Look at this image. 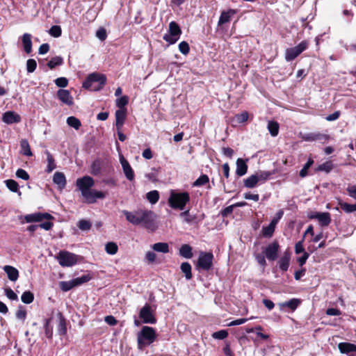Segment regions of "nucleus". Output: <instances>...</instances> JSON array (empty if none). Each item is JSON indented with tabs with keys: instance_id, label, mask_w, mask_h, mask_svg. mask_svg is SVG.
<instances>
[{
	"instance_id": "1",
	"label": "nucleus",
	"mask_w": 356,
	"mask_h": 356,
	"mask_svg": "<svg viewBox=\"0 0 356 356\" xmlns=\"http://www.w3.org/2000/svg\"><path fill=\"white\" fill-rule=\"evenodd\" d=\"M126 220L135 226H142L150 232H154L157 229L156 220V214L149 209H138L131 211H122Z\"/></svg>"
},
{
	"instance_id": "2",
	"label": "nucleus",
	"mask_w": 356,
	"mask_h": 356,
	"mask_svg": "<svg viewBox=\"0 0 356 356\" xmlns=\"http://www.w3.org/2000/svg\"><path fill=\"white\" fill-rule=\"evenodd\" d=\"M155 330L149 326H143L137 334L138 348L143 350L146 346L152 343L156 339Z\"/></svg>"
},
{
	"instance_id": "3",
	"label": "nucleus",
	"mask_w": 356,
	"mask_h": 356,
	"mask_svg": "<svg viewBox=\"0 0 356 356\" xmlns=\"http://www.w3.org/2000/svg\"><path fill=\"white\" fill-rule=\"evenodd\" d=\"M106 83V76L103 74L93 72L88 76L83 83V87L92 91H98L103 88Z\"/></svg>"
},
{
	"instance_id": "4",
	"label": "nucleus",
	"mask_w": 356,
	"mask_h": 356,
	"mask_svg": "<svg viewBox=\"0 0 356 356\" xmlns=\"http://www.w3.org/2000/svg\"><path fill=\"white\" fill-rule=\"evenodd\" d=\"M189 202L190 195L188 192L176 193L172 191L168 198V204L174 209L184 210Z\"/></svg>"
},
{
	"instance_id": "5",
	"label": "nucleus",
	"mask_w": 356,
	"mask_h": 356,
	"mask_svg": "<svg viewBox=\"0 0 356 356\" xmlns=\"http://www.w3.org/2000/svg\"><path fill=\"white\" fill-rule=\"evenodd\" d=\"M181 34V30L179 24L173 21L169 24L168 31L163 35V39L170 44H172L177 42Z\"/></svg>"
},
{
	"instance_id": "6",
	"label": "nucleus",
	"mask_w": 356,
	"mask_h": 356,
	"mask_svg": "<svg viewBox=\"0 0 356 356\" xmlns=\"http://www.w3.org/2000/svg\"><path fill=\"white\" fill-rule=\"evenodd\" d=\"M213 255L211 252H200L196 267L198 270H209L213 266Z\"/></svg>"
},
{
	"instance_id": "7",
	"label": "nucleus",
	"mask_w": 356,
	"mask_h": 356,
	"mask_svg": "<svg viewBox=\"0 0 356 356\" xmlns=\"http://www.w3.org/2000/svg\"><path fill=\"white\" fill-rule=\"evenodd\" d=\"M78 256L67 251H60L56 259L59 264L63 267L72 266L76 264Z\"/></svg>"
},
{
	"instance_id": "8",
	"label": "nucleus",
	"mask_w": 356,
	"mask_h": 356,
	"mask_svg": "<svg viewBox=\"0 0 356 356\" xmlns=\"http://www.w3.org/2000/svg\"><path fill=\"white\" fill-rule=\"evenodd\" d=\"M308 42L305 40L302 41L297 46L288 48L285 51V59L286 61H292L297 58L302 52L308 47Z\"/></svg>"
},
{
	"instance_id": "9",
	"label": "nucleus",
	"mask_w": 356,
	"mask_h": 356,
	"mask_svg": "<svg viewBox=\"0 0 356 356\" xmlns=\"http://www.w3.org/2000/svg\"><path fill=\"white\" fill-rule=\"evenodd\" d=\"M139 317L144 323L155 324L156 318L153 314L151 306L149 304H145L140 311Z\"/></svg>"
},
{
	"instance_id": "10",
	"label": "nucleus",
	"mask_w": 356,
	"mask_h": 356,
	"mask_svg": "<svg viewBox=\"0 0 356 356\" xmlns=\"http://www.w3.org/2000/svg\"><path fill=\"white\" fill-rule=\"evenodd\" d=\"M280 245L277 241H274L264 249V254L269 261H275L277 259Z\"/></svg>"
},
{
	"instance_id": "11",
	"label": "nucleus",
	"mask_w": 356,
	"mask_h": 356,
	"mask_svg": "<svg viewBox=\"0 0 356 356\" xmlns=\"http://www.w3.org/2000/svg\"><path fill=\"white\" fill-rule=\"evenodd\" d=\"M81 195L88 204H93L96 202L97 199H104L106 196L104 193L93 189L88 190Z\"/></svg>"
},
{
	"instance_id": "12",
	"label": "nucleus",
	"mask_w": 356,
	"mask_h": 356,
	"mask_svg": "<svg viewBox=\"0 0 356 356\" xmlns=\"http://www.w3.org/2000/svg\"><path fill=\"white\" fill-rule=\"evenodd\" d=\"M94 184V179L89 176H84L76 180V186L81 191V194L85 191L91 189Z\"/></svg>"
},
{
	"instance_id": "13",
	"label": "nucleus",
	"mask_w": 356,
	"mask_h": 356,
	"mask_svg": "<svg viewBox=\"0 0 356 356\" xmlns=\"http://www.w3.org/2000/svg\"><path fill=\"white\" fill-rule=\"evenodd\" d=\"M54 217L48 213H34L24 216L26 222H41L44 219L50 220Z\"/></svg>"
},
{
	"instance_id": "14",
	"label": "nucleus",
	"mask_w": 356,
	"mask_h": 356,
	"mask_svg": "<svg viewBox=\"0 0 356 356\" xmlns=\"http://www.w3.org/2000/svg\"><path fill=\"white\" fill-rule=\"evenodd\" d=\"M58 99L64 104L71 106L74 104V99L68 90L59 89L57 91Z\"/></svg>"
},
{
	"instance_id": "15",
	"label": "nucleus",
	"mask_w": 356,
	"mask_h": 356,
	"mask_svg": "<svg viewBox=\"0 0 356 356\" xmlns=\"http://www.w3.org/2000/svg\"><path fill=\"white\" fill-rule=\"evenodd\" d=\"M120 160L126 178L130 181H133L134 179V172L129 163L123 156H120Z\"/></svg>"
},
{
	"instance_id": "16",
	"label": "nucleus",
	"mask_w": 356,
	"mask_h": 356,
	"mask_svg": "<svg viewBox=\"0 0 356 356\" xmlns=\"http://www.w3.org/2000/svg\"><path fill=\"white\" fill-rule=\"evenodd\" d=\"M310 218L317 219L319 224L323 227H326L331 222L330 214L328 212L319 213L316 212L309 216Z\"/></svg>"
},
{
	"instance_id": "17",
	"label": "nucleus",
	"mask_w": 356,
	"mask_h": 356,
	"mask_svg": "<svg viewBox=\"0 0 356 356\" xmlns=\"http://www.w3.org/2000/svg\"><path fill=\"white\" fill-rule=\"evenodd\" d=\"M2 120L8 124L18 123L21 121V117L14 111H7L3 114Z\"/></svg>"
},
{
	"instance_id": "18",
	"label": "nucleus",
	"mask_w": 356,
	"mask_h": 356,
	"mask_svg": "<svg viewBox=\"0 0 356 356\" xmlns=\"http://www.w3.org/2000/svg\"><path fill=\"white\" fill-rule=\"evenodd\" d=\"M115 115L117 130H121L127 117V110L118 109L115 111Z\"/></svg>"
},
{
	"instance_id": "19",
	"label": "nucleus",
	"mask_w": 356,
	"mask_h": 356,
	"mask_svg": "<svg viewBox=\"0 0 356 356\" xmlns=\"http://www.w3.org/2000/svg\"><path fill=\"white\" fill-rule=\"evenodd\" d=\"M291 255V252L286 250L278 261L279 268L284 272L286 271L289 267Z\"/></svg>"
},
{
	"instance_id": "20",
	"label": "nucleus",
	"mask_w": 356,
	"mask_h": 356,
	"mask_svg": "<svg viewBox=\"0 0 356 356\" xmlns=\"http://www.w3.org/2000/svg\"><path fill=\"white\" fill-rule=\"evenodd\" d=\"M236 13V10L234 9H229L226 11H222L220 16L218 25L219 26H222L225 23H228L230 22L232 17Z\"/></svg>"
},
{
	"instance_id": "21",
	"label": "nucleus",
	"mask_w": 356,
	"mask_h": 356,
	"mask_svg": "<svg viewBox=\"0 0 356 356\" xmlns=\"http://www.w3.org/2000/svg\"><path fill=\"white\" fill-rule=\"evenodd\" d=\"M277 224V219H273L268 226L262 227V236L265 238H270L273 236L276 225Z\"/></svg>"
},
{
	"instance_id": "22",
	"label": "nucleus",
	"mask_w": 356,
	"mask_h": 356,
	"mask_svg": "<svg viewBox=\"0 0 356 356\" xmlns=\"http://www.w3.org/2000/svg\"><path fill=\"white\" fill-rule=\"evenodd\" d=\"M248 159H246L245 161L243 159H238L236 160V174L239 176H243L247 173L248 171V165L246 164V161H248Z\"/></svg>"
},
{
	"instance_id": "23",
	"label": "nucleus",
	"mask_w": 356,
	"mask_h": 356,
	"mask_svg": "<svg viewBox=\"0 0 356 356\" xmlns=\"http://www.w3.org/2000/svg\"><path fill=\"white\" fill-rule=\"evenodd\" d=\"M3 269L7 274L8 278L10 281L15 282L17 280L19 277V271L16 268L12 266L6 265L3 266Z\"/></svg>"
},
{
	"instance_id": "24",
	"label": "nucleus",
	"mask_w": 356,
	"mask_h": 356,
	"mask_svg": "<svg viewBox=\"0 0 356 356\" xmlns=\"http://www.w3.org/2000/svg\"><path fill=\"white\" fill-rule=\"evenodd\" d=\"M53 181L60 190L63 189L66 186L65 176L63 172H55L53 177Z\"/></svg>"
},
{
	"instance_id": "25",
	"label": "nucleus",
	"mask_w": 356,
	"mask_h": 356,
	"mask_svg": "<svg viewBox=\"0 0 356 356\" xmlns=\"http://www.w3.org/2000/svg\"><path fill=\"white\" fill-rule=\"evenodd\" d=\"M338 348L342 354H348L352 352L356 353V345L351 343L341 342L338 344Z\"/></svg>"
},
{
	"instance_id": "26",
	"label": "nucleus",
	"mask_w": 356,
	"mask_h": 356,
	"mask_svg": "<svg viewBox=\"0 0 356 356\" xmlns=\"http://www.w3.org/2000/svg\"><path fill=\"white\" fill-rule=\"evenodd\" d=\"M24 50L26 54H30L32 51L31 35L24 33L22 38Z\"/></svg>"
},
{
	"instance_id": "27",
	"label": "nucleus",
	"mask_w": 356,
	"mask_h": 356,
	"mask_svg": "<svg viewBox=\"0 0 356 356\" xmlns=\"http://www.w3.org/2000/svg\"><path fill=\"white\" fill-rule=\"evenodd\" d=\"M300 301L299 299H297V298H292L291 300H289V301H286V302H282V303H280L279 304V306L281 309L284 308V307H288L289 308L291 311H294L296 309V308L298 307V305H300Z\"/></svg>"
},
{
	"instance_id": "28",
	"label": "nucleus",
	"mask_w": 356,
	"mask_h": 356,
	"mask_svg": "<svg viewBox=\"0 0 356 356\" xmlns=\"http://www.w3.org/2000/svg\"><path fill=\"white\" fill-rule=\"evenodd\" d=\"M58 316L59 318L58 332L60 335L64 336L67 333L66 320L60 312L58 314Z\"/></svg>"
},
{
	"instance_id": "29",
	"label": "nucleus",
	"mask_w": 356,
	"mask_h": 356,
	"mask_svg": "<svg viewBox=\"0 0 356 356\" xmlns=\"http://www.w3.org/2000/svg\"><path fill=\"white\" fill-rule=\"evenodd\" d=\"M179 255L186 259H191L193 257L192 248L188 244L182 245L179 251Z\"/></svg>"
},
{
	"instance_id": "30",
	"label": "nucleus",
	"mask_w": 356,
	"mask_h": 356,
	"mask_svg": "<svg viewBox=\"0 0 356 356\" xmlns=\"http://www.w3.org/2000/svg\"><path fill=\"white\" fill-rule=\"evenodd\" d=\"M44 153L47 156V160L48 162L46 172L49 173V172H52L56 168V165L55 163L54 159L53 156L51 155V154L48 150H46Z\"/></svg>"
},
{
	"instance_id": "31",
	"label": "nucleus",
	"mask_w": 356,
	"mask_h": 356,
	"mask_svg": "<svg viewBox=\"0 0 356 356\" xmlns=\"http://www.w3.org/2000/svg\"><path fill=\"white\" fill-rule=\"evenodd\" d=\"M339 205L340 208L346 213H349L356 211V203L350 204L340 200L339 202Z\"/></svg>"
},
{
	"instance_id": "32",
	"label": "nucleus",
	"mask_w": 356,
	"mask_h": 356,
	"mask_svg": "<svg viewBox=\"0 0 356 356\" xmlns=\"http://www.w3.org/2000/svg\"><path fill=\"white\" fill-rule=\"evenodd\" d=\"M152 249L156 252L167 253L169 252V245L167 243H156L152 245Z\"/></svg>"
},
{
	"instance_id": "33",
	"label": "nucleus",
	"mask_w": 356,
	"mask_h": 356,
	"mask_svg": "<svg viewBox=\"0 0 356 356\" xmlns=\"http://www.w3.org/2000/svg\"><path fill=\"white\" fill-rule=\"evenodd\" d=\"M20 147H21V149H22V153L24 155H26V156H32L33 154H32V152L31 150V147H30L29 143L27 140L22 139L20 141Z\"/></svg>"
},
{
	"instance_id": "34",
	"label": "nucleus",
	"mask_w": 356,
	"mask_h": 356,
	"mask_svg": "<svg viewBox=\"0 0 356 356\" xmlns=\"http://www.w3.org/2000/svg\"><path fill=\"white\" fill-rule=\"evenodd\" d=\"M181 270L183 273L185 275V277L186 280H191L193 277L191 273V266L188 262H184L181 264Z\"/></svg>"
},
{
	"instance_id": "35",
	"label": "nucleus",
	"mask_w": 356,
	"mask_h": 356,
	"mask_svg": "<svg viewBox=\"0 0 356 356\" xmlns=\"http://www.w3.org/2000/svg\"><path fill=\"white\" fill-rule=\"evenodd\" d=\"M279 124L275 121H269L268 123V129L270 135L273 137L277 136L279 133Z\"/></svg>"
},
{
	"instance_id": "36",
	"label": "nucleus",
	"mask_w": 356,
	"mask_h": 356,
	"mask_svg": "<svg viewBox=\"0 0 356 356\" xmlns=\"http://www.w3.org/2000/svg\"><path fill=\"white\" fill-rule=\"evenodd\" d=\"M5 182L6 186L10 191L17 193L19 195H21L22 193L19 191V185L16 181L8 179Z\"/></svg>"
},
{
	"instance_id": "37",
	"label": "nucleus",
	"mask_w": 356,
	"mask_h": 356,
	"mask_svg": "<svg viewBox=\"0 0 356 356\" xmlns=\"http://www.w3.org/2000/svg\"><path fill=\"white\" fill-rule=\"evenodd\" d=\"M67 124L76 130H78L81 126V121L74 116H70L67 118Z\"/></svg>"
},
{
	"instance_id": "38",
	"label": "nucleus",
	"mask_w": 356,
	"mask_h": 356,
	"mask_svg": "<svg viewBox=\"0 0 356 356\" xmlns=\"http://www.w3.org/2000/svg\"><path fill=\"white\" fill-rule=\"evenodd\" d=\"M257 179L254 175H252L244 180V186L248 188H252L257 184Z\"/></svg>"
},
{
	"instance_id": "39",
	"label": "nucleus",
	"mask_w": 356,
	"mask_h": 356,
	"mask_svg": "<svg viewBox=\"0 0 356 356\" xmlns=\"http://www.w3.org/2000/svg\"><path fill=\"white\" fill-rule=\"evenodd\" d=\"M63 63V58L60 56H55L52 58L47 63V66L50 69H54L57 66L61 65Z\"/></svg>"
},
{
	"instance_id": "40",
	"label": "nucleus",
	"mask_w": 356,
	"mask_h": 356,
	"mask_svg": "<svg viewBox=\"0 0 356 356\" xmlns=\"http://www.w3.org/2000/svg\"><path fill=\"white\" fill-rule=\"evenodd\" d=\"M146 197L151 204H156L159 201V193L156 190L152 191L147 193Z\"/></svg>"
},
{
	"instance_id": "41",
	"label": "nucleus",
	"mask_w": 356,
	"mask_h": 356,
	"mask_svg": "<svg viewBox=\"0 0 356 356\" xmlns=\"http://www.w3.org/2000/svg\"><path fill=\"white\" fill-rule=\"evenodd\" d=\"M21 300L25 304H30L34 300V295L30 291H24L21 296Z\"/></svg>"
},
{
	"instance_id": "42",
	"label": "nucleus",
	"mask_w": 356,
	"mask_h": 356,
	"mask_svg": "<svg viewBox=\"0 0 356 356\" xmlns=\"http://www.w3.org/2000/svg\"><path fill=\"white\" fill-rule=\"evenodd\" d=\"M59 286H60V288L61 289V290L65 292L71 290L72 289H73L74 287H75L73 280H72L70 281L60 282Z\"/></svg>"
},
{
	"instance_id": "43",
	"label": "nucleus",
	"mask_w": 356,
	"mask_h": 356,
	"mask_svg": "<svg viewBox=\"0 0 356 356\" xmlns=\"http://www.w3.org/2000/svg\"><path fill=\"white\" fill-rule=\"evenodd\" d=\"M105 250L109 254H115L118 250L117 244L114 242H108L105 245Z\"/></svg>"
},
{
	"instance_id": "44",
	"label": "nucleus",
	"mask_w": 356,
	"mask_h": 356,
	"mask_svg": "<svg viewBox=\"0 0 356 356\" xmlns=\"http://www.w3.org/2000/svg\"><path fill=\"white\" fill-rule=\"evenodd\" d=\"M77 227L82 231H88L92 227V223L88 220H80L77 223Z\"/></svg>"
},
{
	"instance_id": "45",
	"label": "nucleus",
	"mask_w": 356,
	"mask_h": 356,
	"mask_svg": "<svg viewBox=\"0 0 356 356\" xmlns=\"http://www.w3.org/2000/svg\"><path fill=\"white\" fill-rule=\"evenodd\" d=\"M272 175V173L269 171H259L254 174L257 179V182L261 181H266L270 176Z\"/></svg>"
},
{
	"instance_id": "46",
	"label": "nucleus",
	"mask_w": 356,
	"mask_h": 356,
	"mask_svg": "<svg viewBox=\"0 0 356 356\" xmlns=\"http://www.w3.org/2000/svg\"><path fill=\"white\" fill-rule=\"evenodd\" d=\"M91 279V276L89 274L83 275L81 277L73 279L75 286L81 285L86 282H88Z\"/></svg>"
},
{
	"instance_id": "47",
	"label": "nucleus",
	"mask_w": 356,
	"mask_h": 356,
	"mask_svg": "<svg viewBox=\"0 0 356 356\" xmlns=\"http://www.w3.org/2000/svg\"><path fill=\"white\" fill-rule=\"evenodd\" d=\"M91 174L98 175L101 172V163L99 160H95L91 165Z\"/></svg>"
},
{
	"instance_id": "48",
	"label": "nucleus",
	"mask_w": 356,
	"mask_h": 356,
	"mask_svg": "<svg viewBox=\"0 0 356 356\" xmlns=\"http://www.w3.org/2000/svg\"><path fill=\"white\" fill-rule=\"evenodd\" d=\"M209 181V177L207 175H202L198 179H197L193 184V186H202Z\"/></svg>"
},
{
	"instance_id": "49",
	"label": "nucleus",
	"mask_w": 356,
	"mask_h": 356,
	"mask_svg": "<svg viewBox=\"0 0 356 356\" xmlns=\"http://www.w3.org/2000/svg\"><path fill=\"white\" fill-rule=\"evenodd\" d=\"M314 163V161L312 158H309L307 163L305 164L302 170L300 171V176L301 177H305L307 175L308 169Z\"/></svg>"
},
{
	"instance_id": "50",
	"label": "nucleus",
	"mask_w": 356,
	"mask_h": 356,
	"mask_svg": "<svg viewBox=\"0 0 356 356\" xmlns=\"http://www.w3.org/2000/svg\"><path fill=\"white\" fill-rule=\"evenodd\" d=\"M49 33L55 38L60 37L62 34V30L60 26L54 25L49 30Z\"/></svg>"
},
{
	"instance_id": "51",
	"label": "nucleus",
	"mask_w": 356,
	"mask_h": 356,
	"mask_svg": "<svg viewBox=\"0 0 356 356\" xmlns=\"http://www.w3.org/2000/svg\"><path fill=\"white\" fill-rule=\"evenodd\" d=\"M129 98L127 96H122L116 99V106L120 109H126L124 106L128 104Z\"/></svg>"
},
{
	"instance_id": "52",
	"label": "nucleus",
	"mask_w": 356,
	"mask_h": 356,
	"mask_svg": "<svg viewBox=\"0 0 356 356\" xmlns=\"http://www.w3.org/2000/svg\"><path fill=\"white\" fill-rule=\"evenodd\" d=\"M333 165L331 162L327 161L323 163L321 165H319L318 167L316 168L317 171H325L326 172H330V170L332 169Z\"/></svg>"
},
{
	"instance_id": "53",
	"label": "nucleus",
	"mask_w": 356,
	"mask_h": 356,
	"mask_svg": "<svg viewBox=\"0 0 356 356\" xmlns=\"http://www.w3.org/2000/svg\"><path fill=\"white\" fill-rule=\"evenodd\" d=\"M37 67V63L35 59L30 58L26 61V70L29 73L33 72Z\"/></svg>"
},
{
	"instance_id": "54",
	"label": "nucleus",
	"mask_w": 356,
	"mask_h": 356,
	"mask_svg": "<svg viewBox=\"0 0 356 356\" xmlns=\"http://www.w3.org/2000/svg\"><path fill=\"white\" fill-rule=\"evenodd\" d=\"M179 50L184 55H187L189 53V44L186 41H182L179 44Z\"/></svg>"
},
{
	"instance_id": "55",
	"label": "nucleus",
	"mask_w": 356,
	"mask_h": 356,
	"mask_svg": "<svg viewBox=\"0 0 356 356\" xmlns=\"http://www.w3.org/2000/svg\"><path fill=\"white\" fill-rule=\"evenodd\" d=\"M26 317V311L23 306L19 305L16 312V318L24 321Z\"/></svg>"
},
{
	"instance_id": "56",
	"label": "nucleus",
	"mask_w": 356,
	"mask_h": 356,
	"mask_svg": "<svg viewBox=\"0 0 356 356\" xmlns=\"http://www.w3.org/2000/svg\"><path fill=\"white\" fill-rule=\"evenodd\" d=\"M4 293L7 298L10 300H18L17 295L10 288H6L4 289Z\"/></svg>"
},
{
	"instance_id": "57",
	"label": "nucleus",
	"mask_w": 356,
	"mask_h": 356,
	"mask_svg": "<svg viewBox=\"0 0 356 356\" xmlns=\"http://www.w3.org/2000/svg\"><path fill=\"white\" fill-rule=\"evenodd\" d=\"M228 335V332L227 330H221L218 332H213L212 337L216 339H224Z\"/></svg>"
},
{
	"instance_id": "58",
	"label": "nucleus",
	"mask_w": 356,
	"mask_h": 356,
	"mask_svg": "<svg viewBox=\"0 0 356 356\" xmlns=\"http://www.w3.org/2000/svg\"><path fill=\"white\" fill-rule=\"evenodd\" d=\"M55 84L60 88H65L68 85V80L65 77L57 78L55 81Z\"/></svg>"
},
{
	"instance_id": "59",
	"label": "nucleus",
	"mask_w": 356,
	"mask_h": 356,
	"mask_svg": "<svg viewBox=\"0 0 356 356\" xmlns=\"http://www.w3.org/2000/svg\"><path fill=\"white\" fill-rule=\"evenodd\" d=\"M248 113L244 111L241 113L236 114L235 117L238 122L243 123L248 120Z\"/></svg>"
},
{
	"instance_id": "60",
	"label": "nucleus",
	"mask_w": 356,
	"mask_h": 356,
	"mask_svg": "<svg viewBox=\"0 0 356 356\" xmlns=\"http://www.w3.org/2000/svg\"><path fill=\"white\" fill-rule=\"evenodd\" d=\"M16 176L18 178H20L24 180H29V175L27 173V172L23 169H18L16 172Z\"/></svg>"
},
{
	"instance_id": "61",
	"label": "nucleus",
	"mask_w": 356,
	"mask_h": 356,
	"mask_svg": "<svg viewBox=\"0 0 356 356\" xmlns=\"http://www.w3.org/2000/svg\"><path fill=\"white\" fill-rule=\"evenodd\" d=\"M96 36L100 40L104 41L106 38V31L105 29L100 28L96 32Z\"/></svg>"
},
{
	"instance_id": "62",
	"label": "nucleus",
	"mask_w": 356,
	"mask_h": 356,
	"mask_svg": "<svg viewBox=\"0 0 356 356\" xmlns=\"http://www.w3.org/2000/svg\"><path fill=\"white\" fill-rule=\"evenodd\" d=\"M295 252L297 254L302 253H302L305 252V249L303 248V239L296 243Z\"/></svg>"
},
{
	"instance_id": "63",
	"label": "nucleus",
	"mask_w": 356,
	"mask_h": 356,
	"mask_svg": "<svg viewBox=\"0 0 356 356\" xmlns=\"http://www.w3.org/2000/svg\"><path fill=\"white\" fill-rule=\"evenodd\" d=\"M49 319H47L44 324L45 335L48 338H51L52 336V329L49 327Z\"/></svg>"
},
{
	"instance_id": "64",
	"label": "nucleus",
	"mask_w": 356,
	"mask_h": 356,
	"mask_svg": "<svg viewBox=\"0 0 356 356\" xmlns=\"http://www.w3.org/2000/svg\"><path fill=\"white\" fill-rule=\"evenodd\" d=\"M104 321L109 325H115L118 323L116 318L111 315L105 316Z\"/></svg>"
}]
</instances>
